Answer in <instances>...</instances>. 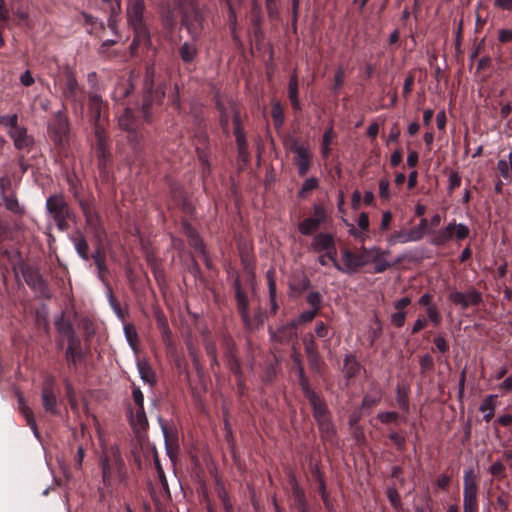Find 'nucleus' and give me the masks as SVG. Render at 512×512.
I'll use <instances>...</instances> for the list:
<instances>
[{
	"label": "nucleus",
	"instance_id": "obj_64",
	"mask_svg": "<svg viewBox=\"0 0 512 512\" xmlns=\"http://www.w3.org/2000/svg\"><path fill=\"white\" fill-rule=\"evenodd\" d=\"M303 344L306 355L318 353V347L312 334H307L303 338Z\"/></svg>",
	"mask_w": 512,
	"mask_h": 512
},
{
	"label": "nucleus",
	"instance_id": "obj_29",
	"mask_svg": "<svg viewBox=\"0 0 512 512\" xmlns=\"http://www.w3.org/2000/svg\"><path fill=\"white\" fill-rule=\"evenodd\" d=\"M288 98L290 100L292 109L294 111L301 110V104L299 101V83H298V75L296 70L292 72L289 78L288 83Z\"/></svg>",
	"mask_w": 512,
	"mask_h": 512
},
{
	"label": "nucleus",
	"instance_id": "obj_23",
	"mask_svg": "<svg viewBox=\"0 0 512 512\" xmlns=\"http://www.w3.org/2000/svg\"><path fill=\"white\" fill-rule=\"evenodd\" d=\"M161 427H162V431H163V435H164V439H165V447H166L167 454L170 457V459L173 460L174 458L177 457L178 452H179V442H178L177 431L172 428H168L164 424H162Z\"/></svg>",
	"mask_w": 512,
	"mask_h": 512
},
{
	"label": "nucleus",
	"instance_id": "obj_62",
	"mask_svg": "<svg viewBox=\"0 0 512 512\" xmlns=\"http://www.w3.org/2000/svg\"><path fill=\"white\" fill-rule=\"evenodd\" d=\"M3 201L7 210L13 213H19L21 211L18 200L14 195L3 193Z\"/></svg>",
	"mask_w": 512,
	"mask_h": 512
},
{
	"label": "nucleus",
	"instance_id": "obj_43",
	"mask_svg": "<svg viewBox=\"0 0 512 512\" xmlns=\"http://www.w3.org/2000/svg\"><path fill=\"white\" fill-rule=\"evenodd\" d=\"M321 226L315 219L312 217H307L303 221H301L298 225V230L302 235L310 236L313 235L315 231Z\"/></svg>",
	"mask_w": 512,
	"mask_h": 512
},
{
	"label": "nucleus",
	"instance_id": "obj_13",
	"mask_svg": "<svg viewBox=\"0 0 512 512\" xmlns=\"http://www.w3.org/2000/svg\"><path fill=\"white\" fill-rule=\"evenodd\" d=\"M432 297L429 294H424L418 299V307H423L427 318L418 317V332L427 326L428 321L432 323L434 327H438L441 324L442 317L435 305L431 304Z\"/></svg>",
	"mask_w": 512,
	"mask_h": 512
},
{
	"label": "nucleus",
	"instance_id": "obj_50",
	"mask_svg": "<svg viewBox=\"0 0 512 512\" xmlns=\"http://www.w3.org/2000/svg\"><path fill=\"white\" fill-rule=\"evenodd\" d=\"M318 186H319V181L317 178L310 177V178L306 179L303 182L300 190L298 191V197L300 199H305L308 196V194L311 191L315 190Z\"/></svg>",
	"mask_w": 512,
	"mask_h": 512
},
{
	"label": "nucleus",
	"instance_id": "obj_58",
	"mask_svg": "<svg viewBox=\"0 0 512 512\" xmlns=\"http://www.w3.org/2000/svg\"><path fill=\"white\" fill-rule=\"evenodd\" d=\"M19 117L17 114L0 115V125L7 128V131L16 129L19 126Z\"/></svg>",
	"mask_w": 512,
	"mask_h": 512
},
{
	"label": "nucleus",
	"instance_id": "obj_41",
	"mask_svg": "<svg viewBox=\"0 0 512 512\" xmlns=\"http://www.w3.org/2000/svg\"><path fill=\"white\" fill-rule=\"evenodd\" d=\"M196 153L202 167V175L205 177L211 172L208 147L196 146Z\"/></svg>",
	"mask_w": 512,
	"mask_h": 512
},
{
	"label": "nucleus",
	"instance_id": "obj_5",
	"mask_svg": "<svg viewBox=\"0 0 512 512\" xmlns=\"http://www.w3.org/2000/svg\"><path fill=\"white\" fill-rule=\"evenodd\" d=\"M368 248L362 246L359 249H350L344 247L341 249V260L335 257L332 265L339 272L352 275L360 271L363 267L368 265Z\"/></svg>",
	"mask_w": 512,
	"mask_h": 512
},
{
	"label": "nucleus",
	"instance_id": "obj_18",
	"mask_svg": "<svg viewBox=\"0 0 512 512\" xmlns=\"http://www.w3.org/2000/svg\"><path fill=\"white\" fill-rule=\"evenodd\" d=\"M198 41H194L190 38L189 41H185L178 47V55L183 64L189 68L194 65L199 55V47L197 46Z\"/></svg>",
	"mask_w": 512,
	"mask_h": 512
},
{
	"label": "nucleus",
	"instance_id": "obj_63",
	"mask_svg": "<svg viewBox=\"0 0 512 512\" xmlns=\"http://www.w3.org/2000/svg\"><path fill=\"white\" fill-rule=\"evenodd\" d=\"M284 145L286 149H288L290 152H293L295 155L307 148L305 145L300 144L299 141L294 137H288L285 140Z\"/></svg>",
	"mask_w": 512,
	"mask_h": 512
},
{
	"label": "nucleus",
	"instance_id": "obj_33",
	"mask_svg": "<svg viewBox=\"0 0 512 512\" xmlns=\"http://www.w3.org/2000/svg\"><path fill=\"white\" fill-rule=\"evenodd\" d=\"M361 370V364L356 356L352 353L346 354L344 357L343 373L349 380L356 377Z\"/></svg>",
	"mask_w": 512,
	"mask_h": 512
},
{
	"label": "nucleus",
	"instance_id": "obj_24",
	"mask_svg": "<svg viewBox=\"0 0 512 512\" xmlns=\"http://www.w3.org/2000/svg\"><path fill=\"white\" fill-rule=\"evenodd\" d=\"M134 90V83L131 77L120 79L112 92V99L116 103H124V100L130 96Z\"/></svg>",
	"mask_w": 512,
	"mask_h": 512
},
{
	"label": "nucleus",
	"instance_id": "obj_60",
	"mask_svg": "<svg viewBox=\"0 0 512 512\" xmlns=\"http://www.w3.org/2000/svg\"><path fill=\"white\" fill-rule=\"evenodd\" d=\"M323 297L318 291H311L306 296V302L312 307V309L319 311L321 310Z\"/></svg>",
	"mask_w": 512,
	"mask_h": 512
},
{
	"label": "nucleus",
	"instance_id": "obj_10",
	"mask_svg": "<svg viewBox=\"0 0 512 512\" xmlns=\"http://www.w3.org/2000/svg\"><path fill=\"white\" fill-rule=\"evenodd\" d=\"M470 234V229L467 225L455 221L449 223L445 228L439 229L432 233L431 243L436 246H442L455 238L460 241L467 238Z\"/></svg>",
	"mask_w": 512,
	"mask_h": 512
},
{
	"label": "nucleus",
	"instance_id": "obj_12",
	"mask_svg": "<svg viewBox=\"0 0 512 512\" xmlns=\"http://www.w3.org/2000/svg\"><path fill=\"white\" fill-rule=\"evenodd\" d=\"M23 278L26 284L35 292L43 297H49V287L46 280L43 278L39 269L26 266L22 270Z\"/></svg>",
	"mask_w": 512,
	"mask_h": 512
},
{
	"label": "nucleus",
	"instance_id": "obj_17",
	"mask_svg": "<svg viewBox=\"0 0 512 512\" xmlns=\"http://www.w3.org/2000/svg\"><path fill=\"white\" fill-rule=\"evenodd\" d=\"M88 110L89 119L93 125V128H96V125L102 126L101 117L103 112L106 110V104L103 102L101 96L97 93L91 92L89 94Z\"/></svg>",
	"mask_w": 512,
	"mask_h": 512
},
{
	"label": "nucleus",
	"instance_id": "obj_54",
	"mask_svg": "<svg viewBox=\"0 0 512 512\" xmlns=\"http://www.w3.org/2000/svg\"><path fill=\"white\" fill-rule=\"evenodd\" d=\"M298 377V383H299V386L301 387V390L303 392V395L306 399H309L315 395H317L318 393L315 392L311 385H310V382H309V379L308 377L306 376V374H303V375H300V376H297Z\"/></svg>",
	"mask_w": 512,
	"mask_h": 512
},
{
	"label": "nucleus",
	"instance_id": "obj_61",
	"mask_svg": "<svg viewBox=\"0 0 512 512\" xmlns=\"http://www.w3.org/2000/svg\"><path fill=\"white\" fill-rule=\"evenodd\" d=\"M134 425L139 426L141 429L148 427V419L144 407L136 408L135 416L132 420Z\"/></svg>",
	"mask_w": 512,
	"mask_h": 512
},
{
	"label": "nucleus",
	"instance_id": "obj_40",
	"mask_svg": "<svg viewBox=\"0 0 512 512\" xmlns=\"http://www.w3.org/2000/svg\"><path fill=\"white\" fill-rule=\"evenodd\" d=\"M18 403L21 413L26 418L27 425L33 430L34 434L38 437L37 424L32 410L28 406H26L22 396H19Z\"/></svg>",
	"mask_w": 512,
	"mask_h": 512
},
{
	"label": "nucleus",
	"instance_id": "obj_7",
	"mask_svg": "<svg viewBox=\"0 0 512 512\" xmlns=\"http://www.w3.org/2000/svg\"><path fill=\"white\" fill-rule=\"evenodd\" d=\"M478 480L473 469L466 470L463 477V512H479Z\"/></svg>",
	"mask_w": 512,
	"mask_h": 512
},
{
	"label": "nucleus",
	"instance_id": "obj_14",
	"mask_svg": "<svg viewBox=\"0 0 512 512\" xmlns=\"http://www.w3.org/2000/svg\"><path fill=\"white\" fill-rule=\"evenodd\" d=\"M449 300L460 306L461 309L466 310L470 306H477L482 303V294L475 288H470L467 292L451 291L449 293Z\"/></svg>",
	"mask_w": 512,
	"mask_h": 512
},
{
	"label": "nucleus",
	"instance_id": "obj_49",
	"mask_svg": "<svg viewBox=\"0 0 512 512\" xmlns=\"http://www.w3.org/2000/svg\"><path fill=\"white\" fill-rule=\"evenodd\" d=\"M265 321V313L259 308L254 313L253 317L248 312V321L243 322L247 329H255L263 325Z\"/></svg>",
	"mask_w": 512,
	"mask_h": 512
},
{
	"label": "nucleus",
	"instance_id": "obj_57",
	"mask_svg": "<svg viewBox=\"0 0 512 512\" xmlns=\"http://www.w3.org/2000/svg\"><path fill=\"white\" fill-rule=\"evenodd\" d=\"M279 4L280 0H265V7L270 20H278L280 18Z\"/></svg>",
	"mask_w": 512,
	"mask_h": 512
},
{
	"label": "nucleus",
	"instance_id": "obj_52",
	"mask_svg": "<svg viewBox=\"0 0 512 512\" xmlns=\"http://www.w3.org/2000/svg\"><path fill=\"white\" fill-rule=\"evenodd\" d=\"M396 400H397L398 407L402 411L407 412L409 409V402H408V389L405 386H398Z\"/></svg>",
	"mask_w": 512,
	"mask_h": 512
},
{
	"label": "nucleus",
	"instance_id": "obj_26",
	"mask_svg": "<svg viewBox=\"0 0 512 512\" xmlns=\"http://www.w3.org/2000/svg\"><path fill=\"white\" fill-rule=\"evenodd\" d=\"M316 423H317L318 430H319L320 437H321L322 441L325 443H328L331 446L335 445L337 442V439H336L337 432H336V427H335V424H334L332 418L322 420V421H319Z\"/></svg>",
	"mask_w": 512,
	"mask_h": 512
},
{
	"label": "nucleus",
	"instance_id": "obj_35",
	"mask_svg": "<svg viewBox=\"0 0 512 512\" xmlns=\"http://www.w3.org/2000/svg\"><path fill=\"white\" fill-rule=\"evenodd\" d=\"M440 222L441 216L439 214L433 215L430 221L427 219H421L420 223L418 224V239L426 233L432 235L435 230L431 231V229L438 227Z\"/></svg>",
	"mask_w": 512,
	"mask_h": 512
},
{
	"label": "nucleus",
	"instance_id": "obj_45",
	"mask_svg": "<svg viewBox=\"0 0 512 512\" xmlns=\"http://www.w3.org/2000/svg\"><path fill=\"white\" fill-rule=\"evenodd\" d=\"M508 159V161L505 159H499L497 162V170L501 177L510 181L512 179V152L509 153Z\"/></svg>",
	"mask_w": 512,
	"mask_h": 512
},
{
	"label": "nucleus",
	"instance_id": "obj_2",
	"mask_svg": "<svg viewBox=\"0 0 512 512\" xmlns=\"http://www.w3.org/2000/svg\"><path fill=\"white\" fill-rule=\"evenodd\" d=\"M54 88L63 104L69 103L76 115H83L85 89L78 83L75 71L70 66H64L61 73L54 78Z\"/></svg>",
	"mask_w": 512,
	"mask_h": 512
},
{
	"label": "nucleus",
	"instance_id": "obj_46",
	"mask_svg": "<svg viewBox=\"0 0 512 512\" xmlns=\"http://www.w3.org/2000/svg\"><path fill=\"white\" fill-rule=\"evenodd\" d=\"M91 257L94 260L95 265L98 269L99 278L104 282V274L108 272V268L105 263V254L100 249H97Z\"/></svg>",
	"mask_w": 512,
	"mask_h": 512
},
{
	"label": "nucleus",
	"instance_id": "obj_51",
	"mask_svg": "<svg viewBox=\"0 0 512 512\" xmlns=\"http://www.w3.org/2000/svg\"><path fill=\"white\" fill-rule=\"evenodd\" d=\"M124 334L130 347L136 352L138 347V335L132 324L124 325Z\"/></svg>",
	"mask_w": 512,
	"mask_h": 512
},
{
	"label": "nucleus",
	"instance_id": "obj_9",
	"mask_svg": "<svg viewBox=\"0 0 512 512\" xmlns=\"http://www.w3.org/2000/svg\"><path fill=\"white\" fill-rule=\"evenodd\" d=\"M48 133L58 148H64L69 140V121L63 111L55 113L53 120L48 124Z\"/></svg>",
	"mask_w": 512,
	"mask_h": 512
},
{
	"label": "nucleus",
	"instance_id": "obj_59",
	"mask_svg": "<svg viewBox=\"0 0 512 512\" xmlns=\"http://www.w3.org/2000/svg\"><path fill=\"white\" fill-rule=\"evenodd\" d=\"M312 218L322 225L328 221L329 215L322 204H314Z\"/></svg>",
	"mask_w": 512,
	"mask_h": 512
},
{
	"label": "nucleus",
	"instance_id": "obj_1",
	"mask_svg": "<svg viewBox=\"0 0 512 512\" xmlns=\"http://www.w3.org/2000/svg\"><path fill=\"white\" fill-rule=\"evenodd\" d=\"M165 97V86L155 83V68L148 66L144 78V95L140 113L142 118L135 114L130 107H124L118 115V126L127 132L128 144L133 152L134 161L141 159L144 149L143 122L152 123L153 106L161 105Z\"/></svg>",
	"mask_w": 512,
	"mask_h": 512
},
{
	"label": "nucleus",
	"instance_id": "obj_20",
	"mask_svg": "<svg viewBox=\"0 0 512 512\" xmlns=\"http://www.w3.org/2000/svg\"><path fill=\"white\" fill-rule=\"evenodd\" d=\"M233 288L235 291V299L237 303V310L241 316L243 322L248 321V310H249V300L246 292L243 290L241 282L239 278H236L233 283Z\"/></svg>",
	"mask_w": 512,
	"mask_h": 512
},
{
	"label": "nucleus",
	"instance_id": "obj_37",
	"mask_svg": "<svg viewBox=\"0 0 512 512\" xmlns=\"http://www.w3.org/2000/svg\"><path fill=\"white\" fill-rule=\"evenodd\" d=\"M187 237L189 245L199 254H204L205 245L200 237V235L197 233L195 229H193L191 226L187 227Z\"/></svg>",
	"mask_w": 512,
	"mask_h": 512
},
{
	"label": "nucleus",
	"instance_id": "obj_3",
	"mask_svg": "<svg viewBox=\"0 0 512 512\" xmlns=\"http://www.w3.org/2000/svg\"><path fill=\"white\" fill-rule=\"evenodd\" d=\"M145 5L143 0H130L127 6L128 23L134 31L131 50L134 52L141 46L151 44L150 32L144 21Z\"/></svg>",
	"mask_w": 512,
	"mask_h": 512
},
{
	"label": "nucleus",
	"instance_id": "obj_15",
	"mask_svg": "<svg viewBox=\"0 0 512 512\" xmlns=\"http://www.w3.org/2000/svg\"><path fill=\"white\" fill-rule=\"evenodd\" d=\"M12 139L15 149L19 153H29L35 144V139L27 131V128L19 125L16 129L7 131Z\"/></svg>",
	"mask_w": 512,
	"mask_h": 512
},
{
	"label": "nucleus",
	"instance_id": "obj_42",
	"mask_svg": "<svg viewBox=\"0 0 512 512\" xmlns=\"http://www.w3.org/2000/svg\"><path fill=\"white\" fill-rule=\"evenodd\" d=\"M55 327L60 334L67 337V340L72 337H78L74 331L72 323L69 320H65L63 316L56 320Z\"/></svg>",
	"mask_w": 512,
	"mask_h": 512
},
{
	"label": "nucleus",
	"instance_id": "obj_44",
	"mask_svg": "<svg viewBox=\"0 0 512 512\" xmlns=\"http://www.w3.org/2000/svg\"><path fill=\"white\" fill-rule=\"evenodd\" d=\"M271 117L273 119L275 129L276 130L281 129L284 124V121H285V115H284V109L279 102H274L272 104Z\"/></svg>",
	"mask_w": 512,
	"mask_h": 512
},
{
	"label": "nucleus",
	"instance_id": "obj_47",
	"mask_svg": "<svg viewBox=\"0 0 512 512\" xmlns=\"http://www.w3.org/2000/svg\"><path fill=\"white\" fill-rule=\"evenodd\" d=\"M222 346L226 361H229L231 358L234 359L238 357L235 342L230 336H223Z\"/></svg>",
	"mask_w": 512,
	"mask_h": 512
},
{
	"label": "nucleus",
	"instance_id": "obj_56",
	"mask_svg": "<svg viewBox=\"0 0 512 512\" xmlns=\"http://www.w3.org/2000/svg\"><path fill=\"white\" fill-rule=\"evenodd\" d=\"M295 509L308 505L304 491L295 484L292 488Z\"/></svg>",
	"mask_w": 512,
	"mask_h": 512
},
{
	"label": "nucleus",
	"instance_id": "obj_28",
	"mask_svg": "<svg viewBox=\"0 0 512 512\" xmlns=\"http://www.w3.org/2000/svg\"><path fill=\"white\" fill-rule=\"evenodd\" d=\"M95 136V153L96 156L111 155L109 151V144L107 135L103 126H97L94 128Z\"/></svg>",
	"mask_w": 512,
	"mask_h": 512
},
{
	"label": "nucleus",
	"instance_id": "obj_21",
	"mask_svg": "<svg viewBox=\"0 0 512 512\" xmlns=\"http://www.w3.org/2000/svg\"><path fill=\"white\" fill-rule=\"evenodd\" d=\"M307 400L312 408L313 418L316 422L332 418L325 400L319 394Z\"/></svg>",
	"mask_w": 512,
	"mask_h": 512
},
{
	"label": "nucleus",
	"instance_id": "obj_22",
	"mask_svg": "<svg viewBox=\"0 0 512 512\" xmlns=\"http://www.w3.org/2000/svg\"><path fill=\"white\" fill-rule=\"evenodd\" d=\"M42 404L45 411L53 415L58 414L57 397L54 391L52 381L45 383L42 389Z\"/></svg>",
	"mask_w": 512,
	"mask_h": 512
},
{
	"label": "nucleus",
	"instance_id": "obj_36",
	"mask_svg": "<svg viewBox=\"0 0 512 512\" xmlns=\"http://www.w3.org/2000/svg\"><path fill=\"white\" fill-rule=\"evenodd\" d=\"M161 22L165 29L172 31L177 23V16L170 6H165L161 10Z\"/></svg>",
	"mask_w": 512,
	"mask_h": 512
},
{
	"label": "nucleus",
	"instance_id": "obj_38",
	"mask_svg": "<svg viewBox=\"0 0 512 512\" xmlns=\"http://www.w3.org/2000/svg\"><path fill=\"white\" fill-rule=\"evenodd\" d=\"M381 399H382L381 389L378 387H374L364 395L363 400H362V407L363 408H372V407L376 406L378 403H380Z\"/></svg>",
	"mask_w": 512,
	"mask_h": 512
},
{
	"label": "nucleus",
	"instance_id": "obj_55",
	"mask_svg": "<svg viewBox=\"0 0 512 512\" xmlns=\"http://www.w3.org/2000/svg\"><path fill=\"white\" fill-rule=\"evenodd\" d=\"M415 239H416V233L412 229L410 231L395 232L392 235L391 241L393 243H406V242H409V241H413Z\"/></svg>",
	"mask_w": 512,
	"mask_h": 512
},
{
	"label": "nucleus",
	"instance_id": "obj_16",
	"mask_svg": "<svg viewBox=\"0 0 512 512\" xmlns=\"http://www.w3.org/2000/svg\"><path fill=\"white\" fill-rule=\"evenodd\" d=\"M65 359L70 370L75 371L77 364L84 359V351L79 337L68 339V345L65 351Z\"/></svg>",
	"mask_w": 512,
	"mask_h": 512
},
{
	"label": "nucleus",
	"instance_id": "obj_6",
	"mask_svg": "<svg viewBox=\"0 0 512 512\" xmlns=\"http://www.w3.org/2000/svg\"><path fill=\"white\" fill-rule=\"evenodd\" d=\"M46 209L60 231L69 228L68 221L72 219L73 212L62 194L49 196L46 200Z\"/></svg>",
	"mask_w": 512,
	"mask_h": 512
},
{
	"label": "nucleus",
	"instance_id": "obj_34",
	"mask_svg": "<svg viewBox=\"0 0 512 512\" xmlns=\"http://www.w3.org/2000/svg\"><path fill=\"white\" fill-rule=\"evenodd\" d=\"M497 397H498L497 395H488L483 399V401L480 404L479 410L482 413H484L483 420L486 423H489L494 417L495 409L497 406L496 405Z\"/></svg>",
	"mask_w": 512,
	"mask_h": 512
},
{
	"label": "nucleus",
	"instance_id": "obj_48",
	"mask_svg": "<svg viewBox=\"0 0 512 512\" xmlns=\"http://www.w3.org/2000/svg\"><path fill=\"white\" fill-rule=\"evenodd\" d=\"M74 246H75V249L78 253V255L83 259V260H88L90 258V255H89V246H88V243L85 239V237L83 235H79L77 237L74 238Z\"/></svg>",
	"mask_w": 512,
	"mask_h": 512
},
{
	"label": "nucleus",
	"instance_id": "obj_30",
	"mask_svg": "<svg viewBox=\"0 0 512 512\" xmlns=\"http://www.w3.org/2000/svg\"><path fill=\"white\" fill-rule=\"evenodd\" d=\"M78 202L85 217L87 225L96 230L99 224V215L95 210L94 206L91 202L84 199H79Z\"/></svg>",
	"mask_w": 512,
	"mask_h": 512
},
{
	"label": "nucleus",
	"instance_id": "obj_31",
	"mask_svg": "<svg viewBox=\"0 0 512 512\" xmlns=\"http://www.w3.org/2000/svg\"><path fill=\"white\" fill-rule=\"evenodd\" d=\"M313 477L315 478L316 482L318 483V492L321 496V499L324 503V506L327 510L333 509V504L331 502L330 496L326 490V482L324 474L320 471L318 467H315L313 472Z\"/></svg>",
	"mask_w": 512,
	"mask_h": 512
},
{
	"label": "nucleus",
	"instance_id": "obj_11",
	"mask_svg": "<svg viewBox=\"0 0 512 512\" xmlns=\"http://www.w3.org/2000/svg\"><path fill=\"white\" fill-rule=\"evenodd\" d=\"M309 249L315 253L326 252V256H330L331 262L337 256L335 237L331 233H316L311 240Z\"/></svg>",
	"mask_w": 512,
	"mask_h": 512
},
{
	"label": "nucleus",
	"instance_id": "obj_4",
	"mask_svg": "<svg viewBox=\"0 0 512 512\" xmlns=\"http://www.w3.org/2000/svg\"><path fill=\"white\" fill-rule=\"evenodd\" d=\"M102 470V481L106 488L113 486L118 480L122 482L126 478L125 463L121 457V453L116 446L107 448L100 459Z\"/></svg>",
	"mask_w": 512,
	"mask_h": 512
},
{
	"label": "nucleus",
	"instance_id": "obj_19",
	"mask_svg": "<svg viewBox=\"0 0 512 512\" xmlns=\"http://www.w3.org/2000/svg\"><path fill=\"white\" fill-rule=\"evenodd\" d=\"M297 323L293 320L279 326L276 330L269 329L271 339L278 343H288L297 335Z\"/></svg>",
	"mask_w": 512,
	"mask_h": 512
},
{
	"label": "nucleus",
	"instance_id": "obj_53",
	"mask_svg": "<svg viewBox=\"0 0 512 512\" xmlns=\"http://www.w3.org/2000/svg\"><path fill=\"white\" fill-rule=\"evenodd\" d=\"M298 377V383H299V386L301 387V390L303 392V395L306 399H309L315 395H317L318 393L315 392L311 385H310V382H309V379L308 377L306 376V374H303V375H300V376H297Z\"/></svg>",
	"mask_w": 512,
	"mask_h": 512
},
{
	"label": "nucleus",
	"instance_id": "obj_25",
	"mask_svg": "<svg viewBox=\"0 0 512 512\" xmlns=\"http://www.w3.org/2000/svg\"><path fill=\"white\" fill-rule=\"evenodd\" d=\"M367 256L368 264H374V273H382L390 267V263L385 259V252L378 248L368 249Z\"/></svg>",
	"mask_w": 512,
	"mask_h": 512
},
{
	"label": "nucleus",
	"instance_id": "obj_8",
	"mask_svg": "<svg viewBox=\"0 0 512 512\" xmlns=\"http://www.w3.org/2000/svg\"><path fill=\"white\" fill-rule=\"evenodd\" d=\"M181 14V24L187 30L190 38L199 41L204 28V15L198 5L184 10Z\"/></svg>",
	"mask_w": 512,
	"mask_h": 512
},
{
	"label": "nucleus",
	"instance_id": "obj_32",
	"mask_svg": "<svg viewBox=\"0 0 512 512\" xmlns=\"http://www.w3.org/2000/svg\"><path fill=\"white\" fill-rule=\"evenodd\" d=\"M137 369L140 378L143 380V382L147 383L150 386L156 385V373L153 370L151 364L146 359H140L137 361Z\"/></svg>",
	"mask_w": 512,
	"mask_h": 512
},
{
	"label": "nucleus",
	"instance_id": "obj_27",
	"mask_svg": "<svg viewBox=\"0 0 512 512\" xmlns=\"http://www.w3.org/2000/svg\"><path fill=\"white\" fill-rule=\"evenodd\" d=\"M312 159L313 155L308 147L295 155L293 162L297 167V172L300 177L307 175L312 165Z\"/></svg>",
	"mask_w": 512,
	"mask_h": 512
},
{
	"label": "nucleus",
	"instance_id": "obj_39",
	"mask_svg": "<svg viewBox=\"0 0 512 512\" xmlns=\"http://www.w3.org/2000/svg\"><path fill=\"white\" fill-rule=\"evenodd\" d=\"M267 279H268V290H269V299H270V312L272 314H276L279 306L276 301V283L273 278L272 270H269L267 272Z\"/></svg>",
	"mask_w": 512,
	"mask_h": 512
}]
</instances>
